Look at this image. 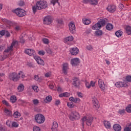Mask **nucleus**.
<instances>
[{"instance_id":"f8f14e48","label":"nucleus","mask_w":131,"mask_h":131,"mask_svg":"<svg viewBox=\"0 0 131 131\" xmlns=\"http://www.w3.org/2000/svg\"><path fill=\"white\" fill-rule=\"evenodd\" d=\"M106 10H107L110 13H114V12L116 11V6L113 5H109L107 7Z\"/></svg>"},{"instance_id":"39448f33","label":"nucleus","mask_w":131,"mask_h":131,"mask_svg":"<svg viewBox=\"0 0 131 131\" xmlns=\"http://www.w3.org/2000/svg\"><path fill=\"white\" fill-rule=\"evenodd\" d=\"M79 118H80V115L77 112H72L70 115V120H72V121L77 120L79 119Z\"/></svg>"},{"instance_id":"338daca9","label":"nucleus","mask_w":131,"mask_h":131,"mask_svg":"<svg viewBox=\"0 0 131 131\" xmlns=\"http://www.w3.org/2000/svg\"><path fill=\"white\" fill-rule=\"evenodd\" d=\"M86 87L87 88V89H90L91 88V84H90V83L87 82L85 84Z\"/></svg>"},{"instance_id":"423d86ee","label":"nucleus","mask_w":131,"mask_h":131,"mask_svg":"<svg viewBox=\"0 0 131 131\" xmlns=\"http://www.w3.org/2000/svg\"><path fill=\"white\" fill-rule=\"evenodd\" d=\"M9 77L10 80H12L13 81H18L20 79V76H18V74L16 73L10 74Z\"/></svg>"},{"instance_id":"052dcab7","label":"nucleus","mask_w":131,"mask_h":131,"mask_svg":"<svg viewBox=\"0 0 131 131\" xmlns=\"http://www.w3.org/2000/svg\"><path fill=\"white\" fill-rule=\"evenodd\" d=\"M20 42L21 43H24V42H25V39H24V38L23 37V36H22L20 38Z\"/></svg>"},{"instance_id":"6e6d98bb","label":"nucleus","mask_w":131,"mask_h":131,"mask_svg":"<svg viewBox=\"0 0 131 131\" xmlns=\"http://www.w3.org/2000/svg\"><path fill=\"white\" fill-rule=\"evenodd\" d=\"M5 34L6 37H10V36H11V34H10V32H9L8 31H5Z\"/></svg>"},{"instance_id":"c9c22d12","label":"nucleus","mask_w":131,"mask_h":131,"mask_svg":"<svg viewBox=\"0 0 131 131\" xmlns=\"http://www.w3.org/2000/svg\"><path fill=\"white\" fill-rule=\"evenodd\" d=\"M18 92H23L24 90V85L23 84H20L17 88Z\"/></svg>"},{"instance_id":"9b49d317","label":"nucleus","mask_w":131,"mask_h":131,"mask_svg":"<svg viewBox=\"0 0 131 131\" xmlns=\"http://www.w3.org/2000/svg\"><path fill=\"white\" fill-rule=\"evenodd\" d=\"M115 85L117 88H127V86H128L127 84L125 83V82H116L115 84Z\"/></svg>"},{"instance_id":"3c124183","label":"nucleus","mask_w":131,"mask_h":131,"mask_svg":"<svg viewBox=\"0 0 131 131\" xmlns=\"http://www.w3.org/2000/svg\"><path fill=\"white\" fill-rule=\"evenodd\" d=\"M126 81L128 82H131V76H127L125 78Z\"/></svg>"},{"instance_id":"4d7b16f0","label":"nucleus","mask_w":131,"mask_h":131,"mask_svg":"<svg viewBox=\"0 0 131 131\" xmlns=\"http://www.w3.org/2000/svg\"><path fill=\"white\" fill-rule=\"evenodd\" d=\"M77 96L79 97V98H83V94L81 93V92H77Z\"/></svg>"},{"instance_id":"4be33fe9","label":"nucleus","mask_w":131,"mask_h":131,"mask_svg":"<svg viewBox=\"0 0 131 131\" xmlns=\"http://www.w3.org/2000/svg\"><path fill=\"white\" fill-rule=\"evenodd\" d=\"M58 123L57 122H53L52 127H51V130L52 131H58Z\"/></svg>"},{"instance_id":"4c0bfd02","label":"nucleus","mask_w":131,"mask_h":131,"mask_svg":"<svg viewBox=\"0 0 131 131\" xmlns=\"http://www.w3.org/2000/svg\"><path fill=\"white\" fill-rule=\"evenodd\" d=\"M123 33V32L122 31L119 30L115 33V35L117 36V37H120V36L122 35Z\"/></svg>"},{"instance_id":"dca6fc26","label":"nucleus","mask_w":131,"mask_h":131,"mask_svg":"<svg viewBox=\"0 0 131 131\" xmlns=\"http://www.w3.org/2000/svg\"><path fill=\"white\" fill-rule=\"evenodd\" d=\"M98 85L100 89H101V90H102L103 91H104L105 89H106L105 83H104V82H102L101 79L98 80Z\"/></svg>"},{"instance_id":"a211bd4d","label":"nucleus","mask_w":131,"mask_h":131,"mask_svg":"<svg viewBox=\"0 0 131 131\" xmlns=\"http://www.w3.org/2000/svg\"><path fill=\"white\" fill-rule=\"evenodd\" d=\"M62 71L64 73V74H67V71L68 69H69V67L68 66V64L67 63H63L62 65Z\"/></svg>"},{"instance_id":"c756f323","label":"nucleus","mask_w":131,"mask_h":131,"mask_svg":"<svg viewBox=\"0 0 131 131\" xmlns=\"http://www.w3.org/2000/svg\"><path fill=\"white\" fill-rule=\"evenodd\" d=\"M98 3H99L98 0H90V5L92 6H97L98 5Z\"/></svg>"},{"instance_id":"a19ab883","label":"nucleus","mask_w":131,"mask_h":131,"mask_svg":"<svg viewBox=\"0 0 131 131\" xmlns=\"http://www.w3.org/2000/svg\"><path fill=\"white\" fill-rule=\"evenodd\" d=\"M15 25V27H14V30H15V31H19V30H21V27H20V26L19 25Z\"/></svg>"},{"instance_id":"f03ea898","label":"nucleus","mask_w":131,"mask_h":131,"mask_svg":"<svg viewBox=\"0 0 131 131\" xmlns=\"http://www.w3.org/2000/svg\"><path fill=\"white\" fill-rule=\"evenodd\" d=\"M82 126H84V122L86 121V124L88 125V126H91L92 125V123H93V116L92 115L88 116L87 117H84L82 119Z\"/></svg>"},{"instance_id":"4468645a","label":"nucleus","mask_w":131,"mask_h":131,"mask_svg":"<svg viewBox=\"0 0 131 131\" xmlns=\"http://www.w3.org/2000/svg\"><path fill=\"white\" fill-rule=\"evenodd\" d=\"M34 59L36 60L37 63H38L39 65H41L42 66H45V61H43L41 58L39 57V56H35Z\"/></svg>"},{"instance_id":"f3484780","label":"nucleus","mask_w":131,"mask_h":131,"mask_svg":"<svg viewBox=\"0 0 131 131\" xmlns=\"http://www.w3.org/2000/svg\"><path fill=\"white\" fill-rule=\"evenodd\" d=\"M79 52V50L77 49V48H72L70 50V53L71 55H73V56H76L77 54Z\"/></svg>"},{"instance_id":"79ce46f5","label":"nucleus","mask_w":131,"mask_h":131,"mask_svg":"<svg viewBox=\"0 0 131 131\" xmlns=\"http://www.w3.org/2000/svg\"><path fill=\"white\" fill-rule=\"evenodd\" d=\"M46 51L47 52V54H52L53 51H52V50L50 48H46Z\"/></svg>"},{"instance_id":"7ed1b4c3","label":"nucleus","mask_w":131,"mask_h":131,"mask_svg":"<svg viewBox=\"0 0 131 131\" xmlns=\"http://www.w3.org/2000/svg\"><path fill=\"white\" fill-rule=\"evenodd\" d=\"M35 120L39 124L43 123L46 120L45 116L40 114H37L35 116Z\"/></svg>"},{"instance_id":"680f3d73","label":"nucleus","mask_w":131,"mask_h":131,"mask_svg":"<svg viewBox=\"0 0 131 131\" xmlns=\"http://www.w3.org/2000/svg\"><path fill=\"white\" fill-rule=\"evenodd\" d=\"M0 131H6V129H5V126L0 125Z\"/></svg>"},{"instance_id":"5701e85b","label":"nucleus","mask_w":131,"mask_h":131,"mask_svg":"<svg viewBox=\"0 0 131 131\" xmlns=\"http://www.w3.org/2000/svg\"><path fill=\"white\" fill-rule=\"evenodd\" d=\"M113 128L115 131H121V126L119 124H115L113 126Z\"/></svg>"},{"instance_id":"412c9836","label":"nucleus","mask_w":131,"mask_h":131,"mask_svg":"<svg viewBox=\"0 0 131 131\" xmlns=\"http://www.w3.org/2000/svg\"><path fill=\"white\" fill-rule=\"evenodd\" d=\"M101 28H102V26L100 24L99 21L92 27V29L94 30H100Z\"/></svg>"},{"instance_id":"0e129e2a","label":"nucleus","mask_w":131,"mask_h":131,"mask_svg":"<svg viewBox=\"0 0 131 131\" xmlns=\"http://www.w3.org/2000/svg\"><path fill=\"white\" fill-rule=\"evenodd\" d=\"M6 31L3 30L1 31H0V35H1V36H4L5 33Z\"/></svg>"},{"instance_id":"e433bc0d","label":"nucleus","mask_w":131,"mask_h":131,"mask_svg":"<svg viewBox=\"0 0 131 131\" xmlns=\"http://www.w3.org/2000/svg\"><path fill=\"white\" fill-rule=\"evenodd\" d=\"M83 23L85 25H89L91 24V20L88 18H85V19H83Z\"/></svg>"},{"instance_id":"2eb2a0df","label":"nucleus","mask_w":131,"mask_h":131,"mask_svg":"<svg viewBox=\"0 0 131 131\" xmlns=\"http://www.w3.org/2000/svg\"><path fill=\"white\" fill-rule=\"evenodd\" d=\"M43 23L46 25H50L52 23V18L50 16H46L43 19Z\"/></svg>"},{"instance_id":"58836bf2","label":"nucleus","mask_w":131,"mask_h":131,"mask_svg":"<svg viewBox=\"0 0 131 131\" xmlns=\"http://www.w3.org/2000/svg\"><path fill=\"white\" fill-rule=\"evenodd\" d=\"M95 34L97 35V36H100L103 34V32L102 30H97V31L95 32Z\"/></svg>"},{"instance_id":"f704fd0d","label":"nucleus","mask_w":131,"mask_h":131,"mask_svg":"<svg viewBox=\"0 0 131 131\" xmlns=\"http://www.w3.org/2000/svg\"><path fill=\"white\" fill-rule=\"evenodd\" d=\"M34 80H36V81H38V82H40L41 81V78L38 76L37 75H35L34 77Z\"/></svg>"},{"instance_id":"72a5a7b5","label":"nucleus","mask_w":131,"mask_h":131,"mask_svg":"<svg viewBox=\"0 0 131 131\" xmlns=\"http://www.w3.org/2000/svg\"><path fill=\"white\" fill-rule=\"evenodd\" d=\"M104 124L106 128H111V124L110 122L105 121Z\"/></svg>"},{"instance_id":"774afa93","label":"nucleus","mask_w":131,"mask_h":131,"mask_svg":"<svg viewBox=\"0 0 131 131\" xmlns=\"http://www.w3.org/2000/svg\"><path fill=\"white\" fill-rule=\"evenodd\" d=\"M64 97H66L67 98H68V97H69V96H70V94L67 92L64 93Z\"/></svg>"},{"instance_id":"603ef678","label":"nucleus","mask_w":131,"mask_h":131,"mask_svg":"<svg viewBox=\"0 0 131 131\" xmlns=\"http://www.w3.org/2000/svg\"><path fill=\"white\" fill-rule=\"evenodd\" d=\"M33 103L34 105H37L39 103V101L37 99H34L33 100Z\"/></svg>"},{"instance_id":"6ab92c4d","label":"nucleus","mask_w":131,"mask_h":131,"mask_svg":"<svg viewBox=\"0 0 131 131\" xmlns=\"http://www.w3.org/2000/svg\"><path fill=\"white\" fill-rule=\"evenodd\" d=\"M25 53L27 55H29V56H33L35 53V51L32 49H28L25 50Z\"/></svg>"},{"instance_id":"69168bd1","label":"nucleus","mask_w":131,"mask_h":131,"mask_svg":"<svg viewBox=\"0 0 131 131\" xmlns=\"http://www.w3.org/2000/svg\"><path fill=\"white\" fill-rule=\"evenodd\" d=\"M2 102L3 103V104L6 105V106H9V103L6 100H3Z\"/></svg>"},{"instance_id":"c85d7f7f","label":"nucleus","mask_w":131,"mask_h":131,"mask_svg":"<svg viewBox=\"0 0 131 131\" xmlns=\"http://www.w3.org/2000/svg\"><path fill=\"white\" fill-rule=\"evenodd\" d=\"M10 102H11V103H16V102H17V97L14 95L11 96Z\"/></svg>"},{"instance_id":"6e6552de","label":"nucleus","mask_w":131,"mask_h":131,"mask_svg":"<svg viewBox=\"0 0 131 131\" xmlns=\"http://www.w3.org/2000/svg\"><path fill=\"white\" fill-rule=\"evenodd\" d=\"M73 80V85L77 89H79V86L80 85V81L79 80V79L77 77H75Z\"/></svg>"},{"instance_id":"1a4fd4ad","label":"nucleus","mask_w":131,"mask_h":131,"mask_svg":"<svg viewBox=\"0 0 131 131\" xmlns=\"http://www.w3.org/2000/svg\"><path fill=\"white\" fill-rule=\"evenodd\" d=\"M69 27L71 33L73 34L75 33V25L74 24V23L71 21L69 24Z\"/></svg>"},{"instance_id":"f257e3e1","label":"nucleus","mask_w":131,"mask_h":131,"mask_svg":"<svg viewBox=\"0 0 131 131\" xmlns=\"http://www.w3.org/2000/svg\"><path fill=\"white\" fill-rule=\"evenodd\" d=\"M46 8H48V2L45 1H40L37 2L35 6L33 7V12L34 14H35L37 10L40 11L42 9H46Z\"/></svg>"},{"instance_id":"a878e982","label":"nucleus","mask_w":131,"mask_h":131,"mask_svg":"<svg viewBox=\"0 0 131 131\" xmlns=\"http://www.w3.org/2000/svg\"><path fill=\"white\" fill-rule=\"evenodd\" d=\"M93 105L95 108H97L96 110H98V108H100V104H99L98 100H97V98H95V100L93 102Z\"/></svg>"},{"instance_id":"7c9ffc66","label":"nucleus","mask_w":131,"mask_h":131,"mask_svg":"<svg viewBox=\"0 0 131 131\" xmlns=\"http://www.w3.org/2000/svg\"><path fill=\"white\" fill-rule=\"evenodd\" d=\"M125 30H126V32L127 33V34H128V35H130L131 34V27L130 26H127L125 28Z\"/></svg>"},{"instance_id":"37998d69","label":"nucleus","mask_w":131,"mask_h":131,"mask_svg":"<svg viewBox=\"0 0 131 131\" xmlns=\"http://www.w3.org/2000/svg\"><path fill=\"white\" fill-rule=\"evenodd\" d=\"M19 126V124L17 123L16 122H13L11 125V127H18Z\"/></svg>"},{"instance_id":"09e8293b","label":"nucleus","mask_w":131,"mask_h":131,"mask_svg":"<svg viewBox=\"0 0 131 131\" xmlns=\"http://www.w3.org/2000/svg\"><path fill=\"white\" fill-rule=\"evenodd\" d=\"M18 75H21V78H25V74H24V73H23V72L22 71H20L18 73Z\"/></svg>"},{"instance_id":"393cba45","label":"nucleus","mask_w":131,"mask_h":131,"mask_svg":"<svg viewBox=\"0 0 131 131\" xmlns=\"http://www.w3.org/2000/svg\"><path fill=\"white\" fill-rule=\"evenodd\" d=\"M53 99V97L51 96V95H49L46 97V99L43 100L45 103H50V102L52 101Z\"/></svg>"},{"instance_id":"b1692460","label":"nucleus","mask_w":131,"mask_h":131,"mask_svg":"<svg viewBox=\"0 0 131 131\" xmlns=\"http://www.w3.org/2000/svg\"><path fill=\"white\" fill-rule=\"evenodd\" d=\"M70 101H71V102H74V103H79L80 102V99L79 98H73V97H71L69 98Z\"/></svg>"},{"instance_id":"ddd939ff","label":"nucleus","mask_w":131,"mask_h":131,"mask_svg":"<svg viewBox=\"0 0 131 131\" xmlns=\"http://www.w3.org/2000/svg\"><path fill=\"white\" fill-rule=\"evenodd\" d=\"M2 21L4 22V23H5V24H7V27L8 28H11V26H13V25L14 24L13 22L8 20L6 18H3Z\"/></svg>"},{"instance_id":"9d476101","label":"nucleus","mask_w":131,"mask_h":131,"mask_svg":"<svg viewBox=\"0 0 131 131\" xmlns=\"http://www.w3.org/2000/svg\"><path fill=\"white\" fill-rule=\"evenodd\" d=\"M16 43H17V41H13L12 42L11 45L9 47H8V48L4 51L3 52L4 55H5V53H9L10 51H13V47H14V46H15Z\"/></svg>"},{"instance_id":"a18cd8bd","label":"nucleus","mask_w":131,"mask_h":131,"mask_svg":"<svg viewBox=\"0 0 131 131\" xmlns=\"http://www.w3.org/2000/svg\"><path fill=\"white\" fill-rule=\"evenodd\" d=\"M58 1H59V0H52L51 3V4H52L53 5V6H54V5L56 4V3H57V4H58L59 6H60V3H59V2H58Z\"/></svg>"},{"instance_id":"aec40b11","label":"nucleus","mask_w":131,"mask_h":131,"mask_svg":"<svg viewBox=\"0 0 131 131\" xmlns=\"http://www.w3.org/2000/svg\"><path fill=\"white\" fill-rule=\"evenodd\" d=\"M98 22L101 26V27H103L108 23V19L107 18L102 19H100V21H98Z\"/></svg>"},{"instance_id":"bf43d9fd","label":"nucleus","mask_w":131,"mask_h":131,"mask_svg":"<svg viewBox=\"0 0 131 131\" xmlns=\"http://www.w3.org/2000/svg\"><path fill=\"white\" fill-rule=\"evenodd\" d=\"M24 5H25V3H24V1H19V3H18V5L20 7H23V6H24Z\"/></svg>"},{"instance_id":"5fc2aeb1","label":"nucleus","mask_w":131,"mask_h":131,"mask_svg":"<svg viewBox=\"0 0 131 131\" xmlns=\"http://www.w3.org/2000/svg\"><path fill=\"white\" fill-rule=\"evenodd\" d=\"M27 65L28 67H30L31 68H34V67H35V66H34V65H33L31 62H28Z\"/></svg>"},{"instance_id":"864d4df0","label":"nucleus","mask_w":131,"mask_h":131,"mask_svg":"<svg viewBox=\"0 0 131 131\" xmlns=\"http://www.w3.org/2000/svg\"><path fill=\"white\" fill-rule=\"evenodd\" d=\"M37 89H38V87H37V86H32V90H33V91H34V92H35V93H37V92H38L37 91Z\"/></svg>"},{"instance_id":"de8ad7c7","label":"nucleus","mask_w":131,"mask_h":131,"mask_svg":"<svg viewBox=\"0 0 131 131\" xmlns=\"http://www.w3.org/2000/svg\"><path fill=\"white\" fill-rule=\"evenodd\" d=\"M12 122L9 120H7L6 122V124L8 125V126H9V127H12Z\"/></svg>"},{"instance_id":"e2e57ef3","label":"nucleus","mask_w":131,"mask_h":131,"mask_svg":"<svg viewBox=\"0 0 131 131\" xmlns=\"http://www.w3.org/2000/svg\"><path fill=\"white\" fill-rule=\"evenodd\" d=\"M86 49L89 51H92V50H93V47L91 45H89V46H87Z\"/></svg>"},{"instance_id":"0eeeda50","label":"nucleus","mask_w":131,"mask_h":131,"mask_svg":"<svg viewBox=\"0 0 131 131\" xmlns=\"http://www.w3.org/2000/svg\"><path fill=\"white\" fill-rule=\"evenodd\" d=\"M71 64L74 67H76L80 64V60L78 58H75L71 59Z\"/></svg>"},{"instance_id":"49530a36","label":"nucleus","mask_w":131,"mask_h":131,"mask_svg":"<svg viewBox=\"0 0 131 131\" xmlns=\"http://www.w3.org/2000/svg\"><path fill=\"white\" fill-rule=\"evenodd\" d=\"M68 106L69 108H73L74 107V105H73V103L72 102H68L67 103Z\"/></svg>"},{"instance_id":"473e14b6","label":"nucleus","mask_w":131,"mask_h":131,"mask_svg":"<svg viewBox=\"0 0 131 131\" xmlns=\"http://www.w3.org/2000/svg\"><path fill=\"white\" fill-rule=\"evenodd\" d=\"M20 116H21V114H20L19 112L16 111L13 114V117H14V118H19Z\"/></svg>"},{"instance_id":"cd10ccee","label":"nucleus","mask_w":131,"mask_h":131,"mask_svg":"<svg viewBox=\"0 0 131 131\" xmlns=\"http://www.w3.org/2000/svg\"><path fill=\"white\" fill-rule=\"evenodd\" d=\"M72 40H73V37L72 36H70L64 38L65 43H67L68 41H72Z\"/></svg>"},{"instance_id":"13d9d810","label":"nucleus","mask_w":131,"mask_h":131,"mask_svg":"<svg viewBox=\"0 0 131 131\" xmlns=\"http://www.w3.org/2000/svg\"><path fill=\"white\" fill-rule=\"evenodd\" d=\"M46 54V52L43 51H40L38 52V54L40 55V56H43Z\"/></svg>"},{"instance_id":"8fccbe9b","label":"nucleus","mask_w":131,"mask_h":131,"mask_svg":"<svg viewBox=\"0 0 131 131\" xmlns=\"http://www.w3.org/2000/svg\"><path fill=\"white\" fill-rule=\"evenodd\" d=\"M33 131H40V128H39V127L35 126L33 127Z\"/></svg>"},{"instance_id":"bb28decb","label":"nucleus","mask_w":131,"mask_h":131,"mask_svg":"<svg viewBox=\"0 0 131 131\" xmlns=\"http://www.w3.org/2000/svg\"><path fill=\"white\" fill-rule=\"evenodd\" d=\"M4 111L7 116H13L12 111L9 110L8 108H4Z\"/></svg>"},{"instance_id":"2f4dec72","label":"nucleus","mask_w":131,"mask_h":131,"mask_svg":"<svg viewBox=\"0 0 131 131\" xmlns=\"http://www.w3.org/2000/svg\"><path fill=\"white\" fill-rule=\"evenodd\" d=\"M113 25L108 23L107 24V25L106 26V29H107V30H112V29H113Z\"/></svg>"},{"instance_id":"c03bdc74","label":"nucleus","mask_w":131,"mask_h":131,"mask_svg":"<svg viewBox=\"0 0 131 131\" xmlns=\"http://www.w3.org/2000/svg\"><path fill=\"white\" fill-rule=\"evenodd\" d=\"M42 41L43 43H45V45H49V43H50V42L49 41V39L47 38H43Z\"/></svg>"},{"instance_id":"20e7f679","label":"nucleus","mask_w":131,"mask_h":131,"mask_svg":"<svg viewBox=\"0 0 131 131\" xmlns=\"http://www.w3.org/2000/svg\"><path fill=\"white\" fill-rule=\"evenodd\" d=\"M12 12L16 14L18 17H24V16L26 15V12H25V10L19 8H17L15 10H13Z\"/></svg>"},{"instance_id":"ea45409f","label":"nucleus","mask_w":131,"mask_h":131,"mask_svg":"<svg viewBox=\"0 0 131 131\" xmlns=\"http://www.w3.org/2000/svg\"><path fill=\"white\" fill-rule=\"evenodd\" d=\"M126 111L128 113H131V104H129L126 108Z\"/></svg>"}]
</instances>
